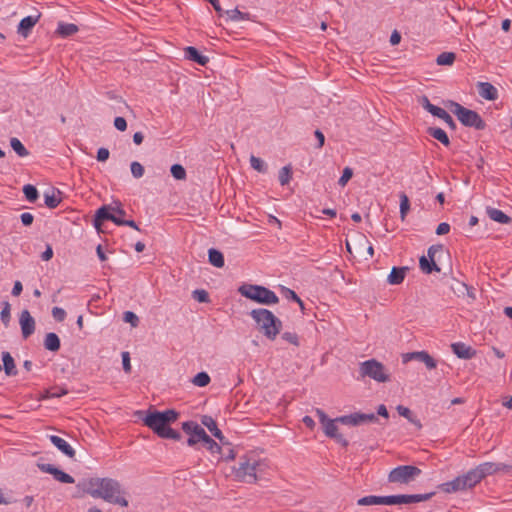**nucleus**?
Returning a JSON list of instances; mask_svg holds the SVG:
<instances>
[{
    "label": "nucleus",
    "mask_w": 512,
    "mask_h": 512,
    "mask_svg": "<svg viewBox=\"0 0 512 512\" xmlns=\"http://www.w3.org/2000/svg\"><path fill=\"white\" fill-rule=\"evenodd\" d=\"M78 487L93 498H100L110 504L119 505L121 507H128L129 505L126 499L127 492L116 479L94 477L83 480L78 484Z\"/></svg>",
    "instance_id": "1"
},
{
    "label": "nucleus",
    "mask_w": 512,
    "mask_h": 512,
    "mask_svg": "<svg viewBox=\"0 0 512 512\" xmlns=\"http://www.w3.org/2000/svg\"><path fill=\"white\" fill-rule=\"evenodd\" d=\"M135 415L158 437L175 441L181 440V433L171 428V424L176 422L180 416L178 411L174 409H167L165 411L148 409L146 411L138 410Z\"/></svg>",
    "instance_id": "2"
},
{
    "label": "nucleus",
    "mask_w": 512,
    "mask_h": 512,
    "mask_svg": "<svg viewBox=\"0 0 512 512\" xmlns=\"http://www.w3.org/2000/svg\"><path fill=\"white\" fill-rule=\"evenodd\" d=\"M316 415L319 418L320 423L323 426V431L325 435L329 438L334 439L337 443L342 445L343 447H347L349 442L344 436L338 432L337 422L345 424V425H360L363 423L374 422L377 421L378 418L374 413H353L350 415L340 416L336 419L328 418L327 414L321 410L316 409Z\"/></svg>",
    "instance_id": "3"
},
{
    "label": "nucleus",
    "mask_w": 512,
    "mask_h": 512,
    "mask_svg": "<svg viewBox=\"0 0 512 512\" xmlns=\"http://www.w3.org/2000/svg\"><path fill=\"white\" fill-rule=\"evenodd\" d=\"M249 315L256 322L258 330L269 340H275L282 330V321L266 308L253 309Z\"/></svg>",
    "instance_id": "4"
},
{
    "label": "nucleus",
    "mask_w": 512,
    "mask_h": 512,
    "mask_svg": "<svg viewBox=\"0 0 512 512\" xmlns=\"http://www.w3.org/2000/svg\"><path fill=\"white\" fill-rule=\"evenodd\" d=\"M238 292L243 297L261 305L279 303V297L276 293L265 286L244 283L238 288Z\"/></svg>",
    "instance_id": "5"
},
{
    "label": "nucleus",
    "mask_w": 512,
    "mask_h": 512,
    "mask_svg": "<svg viewBox=\"0 0 512 512\" xmlns=\"http://www.w3.org/2000/svg\"><path fill=\"white\" fill-rule=\"evenodd\" d=\"M260 466L259 461L248 456H242L239 460L238 467H234V476L237 481L245 483H256L258 480L257 470Z\"/></svg>",
    "instance_id": "6"
},
{
    "label": "nucleus",
    "mask_w": 512,
    "mask_h": 512,
    "mask_svg": "<svg viewBox=\"0 0 512 512\" xmlns=\"http://www.w3.org/2000/svg\"><path fill=\"white\" fill-rule=\"evenodd\" d=\"M452 112L456 115L462 125L476 130H484L486 123L478 112L465 108L457 102H451Z\"/></svg>",
    "instance_id": "7"
},
{
    "label": "nucleus",
    "mask_w": 512,
    "mask_h": 512,
    "mask_svg": "<svg viewBox=\"0 0 512 512\" xmlns=\"http://www.w3.org/2000/svg\"><path fill=\"white\" fill-rule=\"evenodd\" d=\"M422 473L421 469L414 465H399L392 469L387 477L389 483L409 485Z\"/></svg>",
    "instance_id": "8"
},
{
    "label": "nucleus",
    "mask_w": 512,
    "mask_h": 512,
    "mask_svg": "<svg viewBox=\"0 0 512 512\" xmlns=\"http://www.w3.org/2000/svg\"><path fill=\"white\" fill-rule=\"evenodd\" d=\"M444 246L442 244H434L427 250V256H421L419 258V267L424 274H432L433 272L439 273L441 271L436 258L437 253L443 254Z\"/></svg>",
    "instance_id": "9"
},
{
    "label": "nucleus",
    "mask_w": 512,
    "mask_h": 512,
    "mask_svg": "<svg viewBox=\"0 0 512 512\" xmlns=\"http://www.w3.org/2000/svg\"><path fill=\"white\" fill-rule=\"evenodd\" d=\"M436 492L431 491L424 494H398L386 495V506L409 505L430 500Z\"/></svg>",
    "instance_id": "10"
},
{
    "label": "nucleus",
    "mask_w": 512,
    "mask_h": 512,
    "mask_svg": "<svg viewBox=\"0 0 512 512\" xmlns=\"http://www.w3.org/2000/svg\"><path fill=\"white\" fill-rule=\"evenodd\" d=\"M360 375L384 382V366L375 359L364 361L360 364Z\"/></svg>",
    "instance_id": "11"
},
{
    "label": "nucleus",
    "mask_w": 512,
    "mask_h": 512,
    "mask_svg": "<svg viewBox=\"0 0 512 512\" xmlns=\"http://www.w3.org/2000/svg\"><path fill=\"white\" fill-rule=\"evenodd\" d=\"M105 221H112L118 226L120 217L114 213V208L110 205H102L99 207L93 218V225L98 232H102V225Z\"/></svg>",
    "instance_id": "12"
},
{
    "label": "nucleus",
    "mask_w": 512,
    "mask_h": 512,
    "mask_svg": "<svg viewBox=\"0 0 512 512\" xmlns=\"http://www.w3.org/2000/svg\"><path fill=\"white\" fill-rule=\"evenodd\" d=\"M182 430L189 435L187 445L190 447H193L200 442L206 434L205 430L197 422L192 420L183 422Z\"/></svg>",
    "instance_id": "13"
},
{
    "label": "nucleus",
    "mask_w": 512,
    "mask_h": 512,
    "mask_svg": "<svg viewBox=\"0 0 512 512\" xmlns=\"http://www.w3.org/2000/svg\"><path fill=\"white\" fill-rule=\"evenodd\" d=\"M37 466L42 472L51 474L53 478L60 483L73 484L75 482L74 478L71 475L62 471L61 469L57 468L52 464L38 463Z\"/></svg>",
    "instance_id": "14"
},
{
    "label": "nucleus",
    "mask_w": 512,
    "mask_h": 512,
    "mask_svg": "<svg viewBox=\"0 0 512 512\" xmlns=\"http://www.w3.org/2000/svg\"><path fill=\"white\" fill-rule=\"evenodd\" d=\"M482 480L489 476L499 472H510L512 466L504 463L484 462L476 466Z\"/></svg>",
    "instance_id": "15"
},
{
    "label": "nucleus",
    "mask_w": 512,
    "mask_h": 512,
    "mask_svg": "<svg viewBox=\"0 0 512 512\" xmlns=\"http://www.w3.org/2000/svg\"><path fill=\"white\" fill-rule=\"evenodd\" d=\"M411 360L423 362L429 370L435 369L437 367V361L426 351H415L402 355L403 363H407Z\"/></svg>",
    "instance_id": "16"
},
{
    "label": "nucleus",
    "mask_w": 512,
    "mask_h": 512,
    "mask_svg": "<svg viewBox=\"0 0 512 512\" xmlns=\"http://www.w3.org/2000/svg\"><path fill=\"white\" fill-rule=\"evenodd\" d=\"M19 324L24 339L29 338L35 332V320L26 309L20 314Z\"/></svg>",
    "instance_id": "17"
},
{
    "label": "nucleus",
    "mask_w": 512,
    "mask_h": 512,
    "mask_svg": "<svg viewBox=\"0 0 512 512\" xmlns=\"http://www.w3.org/2000/svg\"><path fill=\"white\" fill-rule=\"evenodd\" d=\"M41 16L42 14L40 12H37V14L34 16L30 15L21 19L17 26V33L23 36L24 38H27L32 32L33 27L40 20Z\"/></svg>",
    "instance_id": "18"
},
{
    "label": "nucleus",
    "mask_w": 512,
    "mask_h": 512,
    "mask_svg": "<svg viewBox=\"0 0 512 512\" xmlns=\"http://www.w3.org/2000/svg\"><path fill=\"white\" fill-rule=\"evenodd\" d=\"M410 268L408 266H393L390 273L386 277V281L391 285H400L406 278Z\"/></svg>",
    "instance_id": "19"
},
{
    "label": "nucleus",
    "mask_w": 512,
    "mask_h": 512,
    "mask_svg": "<svg viewBox=\"0 0 512 512\" xmlns=\"http://www.w3.org/2000/svg\"><path fill=\"white\" fill-rule=\"evenodd\" d=\"M437 489L445 493H455L458 491L467 490L465 483H463L462 475L456 477L451 481L439 484L437 486Z\"/></svg>",
    "instance_id": "20"
},
{
    "label": "nucleus",
    "mask_w": 512,
    "mask_h": 512,
    "mask_svg": "<svg viewBox=\"0 0 512 512\" xmlns=\"http://www.w3.org/2000/svg\"><path fill=\"white\" fill-rule=\"evenodd\" d=\"M49 440L51 443L60 450L64 455H66L69 458L75 457V450L71 447V445L64 440L63 438L57 436V435H50Z\"/></svg>",
    "instance_id": "21"
},
{
    "label": "nucleus",
    "mask_w": 512,
    "mask_h": 512,
    "mask_svg": "<svg viewBox=\"0 0 512 512\" xmlns=\"http://www.w3.org/2000/svg\"><path fill=\"white\" fill-rule=\"evenodd\" d=\"M453 353L460 359L469 360L476 355V351L462 342L453 343L451 345Z\"/></svg>",
    "instance_id": "22"
},
{
    "label": "nucleus",
    "mask_w": 512,
    "mask_h": 512,
    "mask_svg": "<svg viewBox=\"0 0 512 512\" xmlns=\"http://www.w3.org/2000/svg\"><path fill=\"white\" fill-rule=\"evenodd\" d=\"M477 89L479 95L485 100L494 101L498 98V90L489 82H478Z\"/></svg>",
    "instance_id": "23"
},
{
    "label": "nucleus",
    "mask_w": 512,
    "mask_h": 512,
    "mask_svg": "<svg viewBox=\"0 0 512 512\" xmlns=\"http://www.w3.org/2000/svg\"><path fill=\"white\" fill-rule=\"evenodd\" d=\"M184 55L186 59L193 61L201 66H206V64L209 62V58L203 55L197 48L193 46L184 48Z\"/></svg>",
    "instance_id": "24"
},
{
    "label": "nucleus",
    "mask_w": 512,
    "mask_h": 512,
    "mask_svg": "<svg viewBox=\"0 0 512 512\" xmlns=\"http://www.w3.org/2000/svg\"><path fill=\"white\" fill-rule=\"evenodd\" d=\"M3 366L0 365V370L3 368L4 372L7 376H16L18 374V370L15 365L14 358L8 351H3L1 354Z\"/></svg>",
    "instance_id": "25"
},
{
    "label": "nucleus",
    "mask_w": 512,
    "mask_h": 512,
    "mask_svg": "<svg viewBox=\"0 0 512 512\" xmlns=\"http://www.w3.org/2000/svg\"><path fill=\"white\" fill-rule=\"evenodd\" d=\"M463 483L467 489L474 488L477 484L482 481V478L477 470V468L470 469L467 473L462 475Z\"/></svg>",
    "instance_id": "26"
},
{
    "label": "nucleus",
    "mask_w": 512,
    "mask_h": 512,
    "mask_svg": "<svg viewBox=\"0 0 512 512\" xmlns=\"http://www.w3.org/2000/svg\"><path fill=\"white\" fill-rule=\"evenodd\" d=\"M43 344L44 348L51 352H57L60 350L61 347L60 338L54 332H49L46 334Z\"/></svg>",
    "instance_id": "27"
},
{
    "label": "nucleus",
    "mask_w": 512,
    "mask_h": 512,
    "mask_svg": "<svg viewBox=\"0 0 512 512\" xmlns=\"http://www.w3.org/2000/svg\"><path fill=\"white\" fill-rule=\"evenodd\" d=\"M486 213L491 220L500 224H509L512 221L511 217H509L503 211L493 207H487Z\"/></svg>",
    "instance_id": "28"
},
{
    "label": "nucleus",
    "mask_w": 512,
    "mask_h": 512,
    "mask_svg": "<svg viewBox=\"0 0 512 512\" xmlns=\"http://www.w3.org/2000/svg\"><path fill=\"white\" fill-rule=\"evenodd\" d=\"M427 133L433 137L434 139L438 140L440 143H442L444 146L448 147L450 145V139L447 135V133L439 127H428Z\"/></svg>",
    "instance_id": "29"
},
{
    "label": "nucleus",
    "mask_w": 512,
    "mask_h": 512,
    "mask_svg": "<svg viewBox=\"0 0 512 512\" xmlns=\"http://www.w3.org/2000/svg\"><path fill=\"white\" fill-rule=\"evenodd\" d=\"M208 261L216 268H222L225 264L223 253L216 248L208 250Z\"/></svg>",
    "instance_id": "30"
},
{
    "label": "nucleus",
    "mask_w": 512,
    "mask_h": 512,
    "mask_svg": "<svg viewBox=\"0 0 512 512\" xmlns=\"http://www.w3.org/2000/svg\"><path fill=\"white\" fill-rule=\"evenodd\" d=\"M201 423L211 432L214 437H222V431L218 428L216 421L212 416L203 415L201 417Z\"/></svg>",
    "instance_id": "31"
},
{
    "label": "nucleus",
    "mask_w": 512,
    "mask_h": 512,
    "mask_svg": "<svg viewBox=\"0 0 512 512\" xmlns=\"http://www.w3.org/2000/svg\"><path fill=\"white\" fill-rule=\"evenodd\" d=\"M78 31H79V28L77 25H75L73 23H64V22H59L57 30H56V32L61 37L72 36V35L76 34Z\"/></svg>",
    "instance_id": "32"
},
{
    "label": "nucleus",
    "mask_w": 512,
    "mask_h": 512,
    "mask_svg": "<svg viewBox=\"0 0 512 512\" xmlns=\"http://www.w3.org/2000/svg\"><path fill=\"white\" fill-rule=\"evenodd\" d=\"M456 60L454 52H442L436 58V63L439 66H451Z\"/></svg>",
    "instance_id": "33"
},
{
    "label": "nucleus",
    "mask_w": 512,
    "mask_h": 512,
    "mask_svg": "<svg viewBox=\"0 0 512 512\" xmlns=\"http://www.w3.org/2000/svg\"><path fill=\"white\" fill-rule=\"evenodd\" d=\"M396 409H397L399 415H401V416L405 417L406 419H408L409 422H411L412 424L416 425L419 429L422 427V424H421L420 420H418L413 415L412 411L408 407H405V406H402V405H398Z\"/></svg>",
    "instance_id": "34"
},
{
    "label": "nucleus",
    "mask_w": 512,
    "mask_h": 512,
    "mask_svg": "<svg viewBox=\"0 0 512 512\" xmlns=\"http://www.w3.org/2000/svg\"><path fill=\"white\" fill-rule=\"evenodd\" d=\"M357 504L360 506L367 505H384V496L369 495L358 499Z\"/></svg>",
    "instance_id": "35"
},
{
    "label": "nucleus",
    "mask_w": 512,
    "mask_h": 512,
    "mask_svg": "<svg viewBox=\"0 0 512 512\" xmlns=\"http://www.w3.org/2000/svg\"><path fill=\"white\" fill-rule=\"evenodd\" d=\"M422 107L427 110L429 113H431L433 116L437 117L439 114H441L443 108L438 107L436 105H433L427 96H422L419 100Z\"/></svg>",
    "instance_id": "36"
},
{
    "label": "nucleus",
    "mask_w": 512,
    "mask_h": 512,
    "mask_svg": "<svg viewBox=\"0 0 512 512\" xmlns=\"http://www.w3.org/2000/svg\"><path fill=\"white\" fill-rule=\"evenodd\" d=\"M10 146L19 157H26L29 155V151L25 148V146L22 144V142L16 137H12L10 139Z\"/></svg>",
    "instance_id": "37"
},
{
    "label": "nucleus",
    "mask_w": 512,
    "mask_h": 512,
    "mask_svg": "<svg viewBox=\"0 0 512 512\" xmlns=\"http://www.w3.org/2000/svg\"><path fill=\"white\" fill-rule=\"evenodd\" d=\"M201 442L204 443L206 448L211 453H217V454H221L222 453V447L215 440H213L207 433L204 435V437L201 440Z\"/></svg>",
    "instance_id": "38"
},
{
    "label": "nucleus",
    "mask_w": 512,
    "mask_h": 512,
    "mask_svg": "<svg viewBox=\"0 0 512 512\" xmlns=\"http://www.w3.org/2000/svg\"><path fill=\"white\" fill-rule=\"evenodd\" d=\"M399 197H400V218L402 221H404L408 212L410 211V200L404 192H401Z\"/></svg>",
    "instance_id": "39"
},
{
    "label": "nucleus",
    "mask_w": 512,
    "mask_h": 512,
    "mask_svg": "<svg viewBox=\"0 0 512 512\" xmlns=\"http://www.w3.org/2000/svg\"><path fill=\"white\" fill-rule=\"evenodd\" d=\"M23 193H24L26 200L31 203H34L39 197L37 188L32 184L24 185Z\"/></svg>",
    "instance_id": "40"
},
{
    "label": "nucleus",
    "mask_w": 512,
    "mask_h": 512,
    "mask_svg": "<svg viewBox=\"0 0 512 512\" xmlns=\"http://www.w3.org/2000/svg\"><path fill=\"white\" fill-rule=\"evenodd\" d=\"M210 381V376L204 371L197 373L192 379V383L198 387H206Z\"/></svg>",
    "instance_id": "41"
},
{
    "label": "nucleus",
    "mask_w": 512,
    "mask_h": 512,
    "mask_svg": "<svg viewBox=\"0 0 512 512\" xmlns=\"http://www.w3.org/2000/svg\"><path fill=\"white\" fill-rule=\"evenodd\" d=\"M292 179V167L291 165H286L282 167L279 171V182L282 186L287 185Z\"/></svg>",
    "instance_id": "42"
},
{
    "label": "nucleus",
    "mask_w": 512,
    "mask_h": 512,
    "mask_svg": "<svg viewBox=\"0 0 512 512\" xmlns=\"http://www.w3.org/2000/svg\"><path fill=\"white\" fill-rule=\"evenodd\" d=\"M226 15L231 21L250 20V14L241 12L238 8L227 10Z\"/></svg>",
    "instance_id": "43"
},
{
    "label": "nucleus",
    "mask_w": 512,
    "mask_h": 512,
    "mask_svg": "<svg viewBox=\"0 0 512 512\" xmlns=\"http://www.w3.org/2000/svg\"><path fill=\"white\" fill-rule=\"evenodd\" d=\"M250 165L253 169L260 173H266L268 169L265 162L261 158L256 157L254 155H251L250 157Z\"/></svg>",
    "instance_id": "44"
},
{
    "label": "nucleus",
    "mask_w": 512,
    "mask_h": 512,
    "mask_svg": "<svg viewBox=\"0 0 512 512\" xmlns=\"http://www.w3.org/2000/svg\"><path fill=\"white\" fill-rule=\"evenodd\" d=\"M170 172L176 180H185L187 177L186 170L181 164H173L170 168Z\"/></svg>",
    "instance_id": "45"
},
{
    "label": "nucleus",
    "mask_w": 512,
    "mask_h": 512,
    "mask_svg": "<svg viewBox=\"0 0 512 512\" xmlns=\"http://www.w3.org/2000/svg\"><path fill=\"white\" fill-rule=\"evenodd\" d=\"M193 299L198 301L199 303H208L209 293L204 289H196L192 292Z\"/></svg>",
    "instance_id": "46"
},
{
    "label": "nucleus",
    "mask_w": 512,
    "mask_h": 512,
    "mask_svg": "<svg viewBox=\"0 0 512 512\" xmlns=\"http://www.w3.org/2000/svg\"><path fill=\"white\" fill-rule=\"evenodd\" d=\"M67 394V390L64 388L53 387L45 391L44 398H59Z\"/></svg>",
    "instance_id": "47"
},
{
    "label": "nucleus",
    "mask_w": 512,
    "mask_h": 512,
    "mask_svg": "<svg viewBox=\"0 0 512 512\" xmlns=\"http://www.w3.org/2000/svg\"><path fill=\"white\" fill-rule=\"evenodd\" d=\"M10 310V304L8 302H4L3 308L0 312V319L5 326H8L11 319Z\"/></svg>",
    "instance_id": "48"
},
{
    "label": "nucleus",
    "mask_w": 512,
    "mask_h": 512,
    "mask_svg": "<svg viewBox=\"0 0 512 512\" xmlns=\"http://www.w3.org/2000/svg\"><path fill=\"white\" fill-rule=\"evenodd\" d=\"M131 173L133 177L139 179L144 175L145 169L143 165L137 161H133L130 165Z\"/></svg>",
    "instance_id": "49"
},
{
    "label": "nucleus",
    "mask_w": 512,
    "mask_h": 512,
    "mask_svg": "<svg viewBox=\"0 0 512 512\" xmlns=\"http://www.w3.org/2000/svg\"><path fill=\"white\" fill-rule=\"evenodd\" d=\"M123 320L126 323H130L132 327H137L139 324V317L132 311L124 312Z\"/></svg>",
    "instance_id": "50"
},
{
    "label": "nucleus",
    "mask_w": 512,
    "mask_h": 512,
    "mask_svg": "<svg viewBox=\"0 0 512 512\" xmlns=\"http://www.w3.org/2000/svg\"><path fill=\"white\" fill-rule=\"evenodd\" d=\"M437 118L443 120L448 125L449 128L453 130L456 129L455 121L445 109L442 110L441 114H439Z\"/></svg>",
    "instance_id": "51"
},
{
    "label": "nucleus",
    "mask_w": 512,
    "mask_h": 512,
    "mask_svg": "<svg viewBox=\"0 0 512 512\" xmlns=\"http://www.w3.org/2000/svg\"><path fill=\"white\" fill-rule=\"evenodd\" d=\"M352 176H353V170L349 167H345L342 172L341 177L338 180V184L342 187L345 186L347 184V182L352 178Z\"/></svg>",
    "instance_id": "52"
},
{
    "label": "nucleus",
    "mask_w": 512,
    "mask_h": 512,
    "mask_svg": "<svg viewBox=\"0 0 512 512\" xmlns=\"http://www.w3.org/2000/svg\"><path fill=\"white\" fill-rule=\"evenodd\" d=\"M281 337L283 340L287 341L288 343H290L292 345H295V346L300 345L299 337L294 332H284Z\"/></svg>",
    "instance_id": "53"
},
{
    "label": "nucleus",
    "mask_w": 512,
    "mask_h": 512,
    "mask_svg": "<svg viewBox=\"0 0 512 512\" xmlns=\"http://www.w3.org/2000/svg\"><path fill=\"white\" fill-rule=\"evenodd\" d=\"M61 199L57 198L54 194H45V205L50 208L54 209L60 204Z\"/></svg>",
    "instance_id": "54"
},
{
    "label": "nucleus",
    "mask_w": 512,
    "mask_h": 512,
    "mask_svg": "<svg viewBox=\"0 0 512 512\" xmlns=\"http://www.w3.org/2000/svg\"><path fill=\"white\" fill-rule=\"evenodd\" d=\"M52 315L54 317V319L58 322H62L65 320L66 318V312L63 308H60V307H54L52 309Z\"/></svg>",
    "instance_id": "55"
},
{
    "label": "nucleus",
    "mask_w": 512,
    "mask_h": 512,
    "mask_svg": "<svg viewBox=\"0 0 512 512\" xmlns=\"http://www.w3.org/2000/svg\"><path fill=\"white\" fill-rule=\"evenodd\" d=\"M282 293L285 296L286 299L290 301H299V296L296 294V292L290 288L282 287Z\"/></svg>",
    "instance_id": "56"
},
{
    "label": "nucleus",
    "mask_w": 512,
    "mask_h": 512,
    "mask_svg": "<svg viewBox=\"0 0 512 512\" xmlns=\"http://www.w3.org/2000/svg\"><path fill=\"white\" fill-rule=\"evenodd\" d=\"M110 152L107 148L101 147L97 150L96 159L99 162H105L109 159Z\"/></svg>",
    "instance_id": "57"
},
{
    "label": "nucleus",
    "mask_w": 512,
    "mask_h": 512,
    "mask_svg": "<svg viewBox=\"0 0 512 512\" xmlns=\"http://www.w3.org/2000/svg\"><path fill=\"white\" fill-rule=\"evenodd\" d=\"M122 366L126 373L131 372L130 354L127 351L122 352Z\"/></svg>",
    "instance_id": "58"
},
{
    "label": "nucleus",
    "mask_w": 512,
    "mask_h": 512,
    "mask_svg": "<svg viewBox=\"0 0 512 512\" xmlns=\"http://www.w3.org/2000/svg\"><path fill=\"white\" fill-rule=\"evenodd\" d=\"M114 127L121 132L125 131L127 129L126 119L120 116L116 117L114 119Z\"/></svg>",
    "instance_id": "59"
},
{
    "label": "nucleus",
    "mask_w": 512,
    "mask_h": 512,
    "mask_svg": "<svg viewBox=\"0 0 512 512\" xmlns=\"http://www.w3.org/2000/svg\"><path fill=\"white\" fill-rule=\"evenodd\" d=\"M20 219L24 226H30L34 221V216L29 212H24L20 215Z\"/></svg>",
    "instance_id": "60"
},
{
    "label": "nucleus",
    "mask_w": 512,
    "mask_h": 512,
    "mask_svg": "<svg viewBox=\"0 0 512 512\" xmlns=\"http://www.w3.org/2000/svg\"><path fill=\"white\" fill-rule=\"evenodd\" d=\"M450 231V225L446 222L440 223L436 228V234L437 235H445L449 233Z\"/></svg>",
    "instance_id": "61"
},
{
    "label": "nucleus",
    "mask_w": 512,
    "mask_h": 512,
    "mask_svg": "<svg viewBox=\"0 0 512 512\" xmlns=\"http://www.w3.org/2000/svg\"><path fill=\"white\" fill-rule=\"evenodd\" d=\"M401 34L398 30H394L390 36L389 42L391 45L395 46L401 42Z\"/></svg>",
    "instance_id": "62"
},
{
    "label": "nucleus",
    "mask_w": 512,
    "mask_h": 512,
    "mask_svg": "<svg viewBox=\"0 0 512 512\" xmlns=\"http://www.w3.org/2000/svg\"><path fill=\"white\" fill-rule=\"evenodd\" d=\"M220 455H221V459L226 462L234 460L236 457V453H235L234 449H232V448H229L227 453L222 452Z\"/></svg>",
    "instance_id": "63"
},
{
    "label": "nucleus",
    "mask_w": 512,
    "mask_h": 512,
    "mask_svg": "<svg viewBox=\"0 0 512 512\" xmlns=\"http://www.w3.org/2000/svg\"><path fill=\"white\" fill-rule=\"evenodd\" d=\"M118 226H129L137 231H140L137 223L134 220H125L120 218Z\"/></svg>",
    "instance_id": "64"
}]
</instances>
